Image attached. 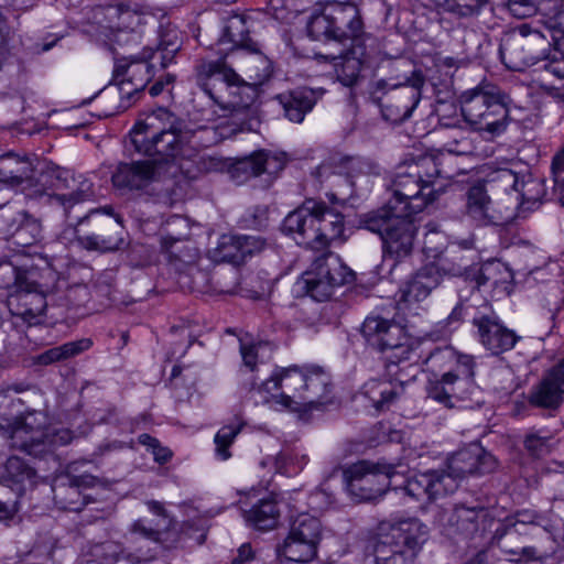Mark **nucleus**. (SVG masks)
Masks as SVG:
<instances>
[{
	"instance_id": "72a5a7b5",
	"label": "nucleus",
	"mask_w": 564,
	"mask_h": 564,
	"mask_svg": "<svg viewBox=\"0 0 564 564\" xmlns=\"http://www.w3.org/2000/svg\"><path fill=\"white\" fill-rule=\"evenodd\" d=\"M531 274L534 280L543 282L539 288L538 301L549 318L553 319L564 306V282L561 279L544 282L545 269L534 270Z\"/></svg>"
},
{
	"instance_id": "a19ab883",
	"label": "nucleus",
	"mask_w": 564,
	"mask_h": 564,
	"mask_svg": "<svg viewBox=\"0 0 564 564\" xmlns=\"http://www.w3.org/2000/svg\"><path fill=\"white\" fill-rule=\"evenodd\" d=\"M249 29L247 26V17L243 14L230 15L224 24L223 35L219 39L220 44L230 43L232 48H248L257 52L248 36Z\"/></svg>"
},
{
	"instance_id": "c9c22d12",
	"label": "nucleus",
	"mask_w": 564,
	"mask_h": 564,
	"mask_svg": "<svg viewBox=\"0 0 564 564\" xmlns=\"http://www.w3.org/2000/svg\"><path fill=\"white\" fill-rule=\"evenodd\" d=\"M130 532L131 534L138 535L154 544V546L149 549L145 553L138 554V563L152 561L155 558L160 549L171 547V545L167 544L169 539L166 538V535L171 533L170 530H161L159 524H156L154 528L144 519L135 520L130 527Z\"/></svg>"
},
{
	"instance_id": "4d7b16f0",
	"label": "nucleus",
	"mask_w": 564,
	"mask_h": 564,
	"mask_svg": "<svg viewBox=\"0 0 564 564\" xmlns=\"http://www.w3.org/2000/svg\"><path fill=\"white\" fill-rule=\"evenodd\" d=\"M90 555L99 564H115L123 557H131L130 554L124 556L122 545L115 541H105L94 544L90 547Z\"/></svg>"
},
{
	"instance_id": "f03ea898",
	"label": "nucleus",
	"mask_w": 564,
	"mask_h": 564,
	"mask_svg": "<svg viewBox=\"0 0 564 564\" xmlns=\"http://www.w3.org/2000/svg\"><path fill=\"white\" fill-rule=\"evenodd\" d=\"M251 70L249 78L252 85L243 82L239 75L224 62H212L203 66L204 77L200 79L203 91L223 109L237 111L248 108L254 99L253 86L261 85L272 75L270 61L256 54L249 61Z\"/></svg>"
},
{
	"instance_id": "13d9d810",
	"label": "nucleus",
	"mask_w": 564,
	"mask_h": 564,
	"mask_svg": "<svg viewBox=\"0 0 564 564\" xmlns=\"http://www.w3.org/2000/svg\"><path fill=\"white\" fill-rule=\"evenodd\" d=\"M28 215L12 204L0 207V235L3 238L12 235L17 228L28 221Z\"/></svg>"
},
{
	"instance_id": "09e8293b",
	"label": "nucleus",
	"mask_w": 564,
	"mask_h": 564,
	"mask_svg": "<svg viewBox=\"0 0 564 564\" xmlns=\"http://www.w3.org/2000/svg\"><path fill=\"white\" fill-rule=\"evenodd\" d=\"M30 282L26 271L15 267L11 262L0 263V290L6 291V296L9 300L17 292L26 288Z\"/></svg>"
},
{
	"instance_id": "e433bc0d",
	"label": "nucleus",
	"mask_w": 564,
	"mask_h": 564,
	"mask_svg": "<svg viewBox=\"0 0 564 564\" xmlns=\"http://www.w3.org/2000/svg\"><path fill=\"white\" fill-rule=\"evenodd\" d=\"M33 178V164L26 156L0 155V182L20 185Z\"/></svg>"
},
{
	"instance_id": "0e129e2a",
	"label": "nucleus",
	"mask_w": 564,
	"mask_h": 564,
	"mask_svg": "<svg viewBox=\"0 0 564 564\" xmlns=\"http://www.w3.org/2000/svg\"><path fill=\"white\" fill-rule=\"evenodd\" d=\"M551 437L531 433L524 440V447L532 456L542 457L551 452Z\"/></svg>"
},
{
	"instance_id": "8fccbe9b",
	"label": "nucleus",
	"mask_w": 564,
	"mask_h": 564,
	"mask_svg": "<svg viewBox=\"0 0 564 564\" xmlns=\"http://www.w3.org/2000/svg\"><path fill=\"white\" fill-rule=\"evenodd\" d=\"M435 9L457 18H470L478 14L487 0H430Z\"/></svg>"
},
{
	"instance_id": "6e6552de",
	"label": "nucleus",
	"mask_w": 564,
	"mask_h": 564,
	"mask_svg": "<svg viewBox=\"0 0 564 564\" xmlns=\"http://www.w3.org/2000/svg\"><path fill=\"white\" fill-rule=\"evenodd\" d=\"M377 531L373 554L378 564H414L429 539L427 527L416 518L383 520Z\"/></svg>"
},
{
	"instance_id": "c03bdc74",
	"label": "nucleus",
	"mask_w": 564,
	"mask_h": 564,
	"mask_svg": "<svg viewBox=\"0 0 564 564\" xmlns=\"http://www.w3.org/2000/svg\"><path fill=\"white\" fill-rule=\"evenodd\" d=\"M240 243L238 235H223L219 237L216 247L209 250L208 256L214 262L239 265L242 263Z\"/></svg>"
},
{
	"instance_id": "f3484780",
	"label": "nucleus",
	"mask_w": 564,
	"mask_h": 564,
	"mask_svg": "<svg viewBox=\"0 0 564 564\" xmlns=\"http://www.w3.org/2000/svg\"><path fill=\"white\" fill-rule=\"evenodd\" d=\"M465 215L476 226H502L516 218L517 206L494 202L485 186L474 185L466 193Z\"/></svg>"
},
{
	"instance_id": "3c124183",
	"label": "nucleus",
	"mask_w": 564,
	"mask_h": 564,
	"mask_svg": "<svg viewBox=\"0 0 564 564\" xmlns=\"http://www.w3.org/2000/svg\"><path fill=\"white\" fill-rule=\"evenodd\" d=\"M245 423L235 417L229 424L224 425L215 435V452L219 459L227 460L231 457L229 447L234 444L237 435L241 432Z\"/></svg>"
},
{
	"instance_id": "ddd939ff",
	"label": "nucleus",
	"mask_w": 564,
	"mask_h": 564,
	"mask_svg": "<svg viewBox=\"0 0 564 564\" xmlns=\"http://www.w3.org/2000/svg\"><path fill=\"white\" fill-rule=\"evenodd\" d=\"M354 281V272L334 252H325L316 258L299 282L302 289L315 301L329 300L335 290Z\"/></svg>"
},
{
	"instance_id": "f257e3e1",
	"label": "nucleus",
	"mask_w": 564,
	"mask_h": 564,
	"mask_svg": "<svg viewBox=\"0 0 564 564\" xmlns=\"http://www.w3.org/2000/svg\"><path fill=\"white\" fill-rule=\"evenodd\" d=\"M330 377L321 367L314 365L275 368L271 377L259 387L267 392V402L280 410L293 412L316 409L329 392Z\"/></svg>"
},
{
	"instance_id": "338daca9",
	"label": "nucleus",
	"mask_w": 564,
	"mask_h": 564,
	"mask_svg": "<svg viewBox=\"0 0 564 564\" xmlns=\"http://www.w3.org/2000/svg\"><path fill=\"white\" fill-rule=\"evenodd\" d=\"M239 239L241 242L242 262H245L247 258L261 252L267 246L265 240L259 236L243 235L239 236Z\"/></svg>"
},
{
	"instance_id": "4c0bfd02",
	"label": "nucleus",
	"mask_w": 564,
	"mask_h": 564,
	"mask_svg": "<svg viewBox=\"0 0 564 564\" xmlns=\"http://www.w3.org/2000/svg\"><path fill=\"white\" fill-rule=\"evenodd\" d=\"M246 522L260 531L272 530L278 525L280 510L274 499H261L243 513Z\"/></svg>"
},
{
	"instance_id": "20e7f679",
	"label": "nucleus",
	"mask_w": 564,
	"mask_h": 564,
	"mask_svg": "<svg viewBox=\"0 0 564 564\" xmlns=\"http://www.w3.org/2000/svg\"><path fill=\"white\" fill-rule=\"evenodd\" d=\"M175 26L162 18L159 26V44L156 51L143 47L139 54L124 58H115L111 83L119 87L121 94L128 96L132 91L143 89L160 69H166L176 58Z\"/></svg>"
},
{
	"instance_id": "49530a36",
	"label": "nucleus",
	"mask_w": 564,
	"mask_h": 564,
	"mask_svg": "<svg viewBox=\"0 0 564 564\" xmlns=\"http://www.w3.org/2000/svg\"><path fill=\"white\" fill-rule=\"evenodd\" d=\"M517 36H523L529 45L523 48L525 55H530V66L544 59V52L550 47L547 39L536 30H532L528 24H522L516 32Z\"/></svg>"
},
{
	"instance_id": "1a4fd4ad",
	"label": "nucleus",
	"mask_w": 564,
	"mask_h": 564,
	"mask_svg": "<svg viewBox=\"0 0 564 564\" xmlns=\"http://www.w3.org/2000/svg\"><path fill=\"white\" fill-rule=\"evenodd\" d=\"M510 102V97L499 87L484 84L460 96V112L475 130L498 135L507 129Z\"/></svg>"
},
{
	"instance_id": "bf43d9fd",
	"label": "nucleus",
	"mask_w": 564,
	"mask_h": 564,
	"mask_svg": "<svg viewBox=\"0 0 564 564\" xmlns=\"http://www.w3.org/2000/svg\"><path fill=\"white\" fill-rule=\"evenodd\" d=\"M426 229L423 241V252L427 258L438 259L446 249V236L435 224H427Z\"/></svg>"
},
{
	"instance_id": "603ef678",
	"label": "nucleus",
	"mask_w": 564,
	"mask_h": 564,
	"mask_svg": "<svg viewBox=\"0 0 564 564\" xmlns=\"http://www.w3.org/2000/svg\"><path fill=\"white\" fill-rule=\"evenodd\" d=\"M290 533L317 545L321 540L322 524L316 517L301 513L293 521Z\"/></svg>"
},
{
	"instance_id": "4be33fe9",
	"label": "nucleus",
	"mask_w": 564,
	"mask_h": 564,
	"mask_svg": "<svg viewBox=\"0 0 564 564\" xmlns=\"http://www.w3.org/2000/svg\"><path fill=\"white\" fill-rule=\"evenodd\" d=\"M417 347L419 360H409L412 365H422L423 371L431 375L430 378L452 373L464 368L475 367V358L471 355L459 354L452 347H437L427 354L424 352L423 344L412 341Z\"/></svg>"
},
{
	"instance_id": "6ab92c4d",
	"label": "nucleus",
	"mask_w": 564,
	"mask_h": 564,
	"mask_svg": "<svg viewBox=\"0 0 564 564\" xmlns=\"http://www.w3.org/2000/svg\"><path fill=\"white\" fill-rule=\"evenodd\" d=\"M425 389L430 399L446 408H454L470 398L475 389V367L429 378Z\"/></svg>"
},
{
	"instance_id": "2f4dec72",
	"label": "nucleus",
	"mask_w": 564,
	"mask_h": 564,
	"mask_svg": "<svg viewBox=\"0 0 564 564\" xmlns=\"http://www.w3.org/2000/svg\"><path fill=\"white\" fill-rule=\"evenodd\" d=\"M545 195L544 180L533 176L528 169H523L512 198L507 202V205H516L517 210H533L542 203Z\"/></svg>"
},
{
	"instance_id": "a878e982",
	"label": "nucleus",
	"mask_w": 564,
	"mask_h": 564,
	"mask_svg": "<svg viewBox=\"0 0 564 564\" xmlns=\"http://www.w3.org/2000/svg\"><path fill=\"white\" fill-rule=\"evenodd\" d=\"M443 274L435 263L422 267L398 290V303L411 306L425 301L442 282Z\"/></svg>"
},
{
	"instance_id": "79ce46f5",
	"label": "nucleus",
	"mask_w": 564,
	"mask_h": 564,
	"mask_svg": "<svg viewBox=\"0 0 564 564\" xmlns=\"http://www.w3.org/2000/svg\"><path fill=\"white\" fill-rule=\"evenodd\" d=\"M362 55V52L358 55L354 48L340 56L330 57L337 78L343 85L352 86L357 82L364 65Z\"/></svg>"
},
{
	"instance_id": "c85d7f7f",
	"label": "nucleus",
	"mask_w": 564,
	"mask_h": 564,
	"mask_svg": "<svg viewBox=\"0 0 564 564\" xmlns=\"http://www.w3.org/2000/svg\"><path fill=\"white\" fill-rule=\"evenodd\" d=\"M25 286L10 296L8 307L12 315L32 326L41 323L47 303L36 283L30 281Z\"/></svg>"
},
{
	"instance_id": "dca6fc26",
	"label": "nucleus",
	"mask_w": 564,
	"mask_h": 564,
	"mask_svg": "<svg viewBox=\"0 0 564 564\" xmlns=\"http://www.w3.org/2000/svg\"><path fill=\"white\" fill-rule=\"evenodd\" d=\"M203 235V226L187 216H178V242H186L178 254V288L185 291H197L207 282V273L197 268L200 257L197 239Z\"/></svg>"
},
{
	"instance_id": "473e14b6",
	"label": "nucleus",
	"mask_w": 564,
	"mask_h": 564,
	"mask_svg": "<svg viewBox=\"0 0 564 564\" xmlns=\"http://www.w3.org/2000/svg\"><path fill=\"white\" fill-rule=\"evenodd\" d=\"M182 512L188 519L182 524L178 532V543L184 547L202 545L206 540L207 522L210 518L208 512H202L199 508L183 503Z\"/></svg>"
},
{
	"instance_id": "58836bf2",
	"label": "nucleus",
	"mask_w": 564,
	"mask_h": 564,
	"mask_svg": "<svg viewBox=\"0 0 564 564\" xmlns=\"http://www.w3.org/2000/svg\"><path fill=\"white\" fill-rule=\"evenodd\" d=\"M93 340L90 338H80L50 348L36 355L33 360L36 365L48 366L58 361L74 358L90 349Z\"/></svg>"
},
{
	"instance_id": "680f3d73",
	"label": "nucleus",
	"mask_w": 564,
	"mask_h": 564,
	"mask_svg": "<svg viewBox=\"0 0 564 564\" xmlns=\"http://www.w3.org/2000/svg\"><path fill=\"white\" fill-rule=\"evenodd\" d=\"M91 187L93 185L89 181L83 180L79 182V187L77 189L72 191L68 194H56L53 196V199L67 209L73 207L75 204L91 198L94 196Z\"/></svg>"
},
{
	"instance_id": "423d86ee",
	"label": "nucleus",
	"mask_w": 564,
	"mask_h": 564,
	"mask_svg": "<svg viewBox=\"0 0 564 564\" xmlns=\"http://www.w3.org/2000/svg\"><path fill=\"white\" fill-rule=\"evenodd\" d=\"M127 150L153 158L162 173L176 161V115L166 107H158L137 120L129 132Z\"/></svg>"
},
{
	"instance_id": "a211bd4d",
	"label": "nucleus",
	"mask_w": 564,
	"mask_h": 564,
	"mask_svg": "<svg viewBox=\"0 0 564 564\" xmlns=\"http://www.w3.org/2000/svg\"><path fill=\"white\" fill-rule=\"evenodd\" d=\"M134 15L129 11L117 8H98L94 11V21L86 29V33L97 44L112 50L115 44H122L128 40L131 30L130 19Z\"/></svg>"
},
{
	"instance_id": "f704fd0d",
	"label": "nucleus",
	"mask_w": 564,
	"mask_h": 564,
	"mask_svg": "<svg viewBox=\"0 0 564 564\" xmlns=\"http://www.w3.org/2000/svg\"><path fill=\"white\" fill-rule=\"evenodd\" d=\"M276 98L284 110L285 117L296 123L302 122L305 115L310 112L316 104L313 90L307 88L282 94Z\"/></svg>"
},
{
	"instance_id": "774afa93",
	"label": "nucleus",
	"mask_w": 564,
	"mask_h": 564,
	"mask_svg": "<svg viewBox=\"0 0 564 564\" xmlns=\"http://www.w3.org/2000/svg\"><path fill=\"white\" fill-rule=\"evenodd\" d=\"M508 10L517 19H525L533 15L538 8L535 0H509Z\"/></svg>"
},
{
	"instance_id": "de8ad7c7",
	"label": "nucleus",
	"mask_w": 564,
	"mask_h": 564,
	"mask_svg": "<svg viewBox=\"0 0 564 564\" xmlns=\"http://www.w3.org/2000/svg\"><path fill=\"white\" fill-rule=\"evenodd\" d=\"M364 393L377 410H383L397 398L398 389L392 382L372 379L365 384Z\"/></svg>"
},
{
	"instance_id": "37998d69",
	"label": "nucleus",
	"mask_w": 564,
	"mask_h": 564,
	"mask_svg": "<svg viewBox=\"0 0 564 564\" xmlns=\"http://www.w3.org/2000/svg\"><path fill=\"white\" fill-rule=\"evenodd\" d=\"M485 513L486 510L481 506L455 505L447 521L459 533L471 534L478 530V519Z\"/></svg>"
},
{
	"instance_id": "aec40b11",
	"label": "nucleus",
	"mask_w": 564,
	"mask_h": 564,
	"mask_svg": "<svg viewBox=\"0 0 564 564\" xmlns=\"http://www.w3.org/2000/svg\"><path fill=\"white\" fill-rule=\"evenodd\" d=\"M475 335L481 346L494 356L513 349L520 337L508 328L491 310L478 312L471 319Z\"/></svg>"
},
{
	"instance_id": "052dcab7",
	"label": "nucleus",
	"mask_w": 564,
	"mask_h": 564,
	"mask_svg": "<svg viewBox=\"0 0 564 564\" xmlns=\"http://www.w3.org/2000/svg\"><path fill=\"white\" fill-rule=\"evenodd\" d=\"M307 456L293 448H285L276 456V468L285 475L297 474L307 463Z\"/></svg>"
},
{
	"instance_id": "7c9ffc66",
	"label": "nucleus",
	"mask_w": 564,
	"mask_h": 564,
	"mask_svg": "<svg viewBox=\"0 0 564 564\" xmlns=\"http://www.w3.org/2000/svg\"><path fill=\"white\" fill-rule=\"evenodd\" d=\"M564 395V375L554 366L530 393V403L545 409H555Z\"/></svg>"
},
{
	"instance_id": "bb28decb",
	"label": "nucleus",
	"mask_w": 564,
	"mask_h": 564,
	"mask_svg": "<svg viewBox=\"0 0 564 564\" xmlns=\"http://www.w3.org/2000/svg\"><path fill=\"white\" fill-rule=\"evenodd\" d=\"M403 489L409 497L427 502L455 491V481L443 470H429L408 478Z\"/></svg>"
},
{
	"instance_id": "9b49d317",
	"label": "nucleus",
	"mask_w": 564,
	"mask_h": 564,
	"mask_svg": "<svg viewBox=\"0 0 564 564\" xmlns=\"http://www.w3.org/2000/svg\"><path fill=\"white\" fill-rule=\"evenodd\" d=\"M364 23L358 8L351 3L328 2L315 8L306 23L307 35L315 41L357 40Z\"/></svg>"
},
{
	"instance_id": "69168bd1",
	"label": "nucleus",
	"mask_w": 564,
	"mask_h": 564,
	"mask_svg": "<svg viewBox=\"0 0 564 564\" xmlns=\"http://www.w3.org/2000/svg\"><path fill=\"white\" fill-rule=\"evenodd\" d=\"M543 69L558 79H564V52L553 48L547 56L544 55Z\"/></svg>"
},
{
	"instance_id": "5fc2aeb1",
	"label": "nucleus",
	"mask_w": 564,
	"mask_h": 564,
	"mask_svg": "<svg viewBox=\"0 0 564 564\" xmlns=\"http://www.w3.org/2000/svg\"><path fill=\"white\" fill-rule=\"evenodd\" d=\"M522 172L523 169L517 170L516 166L497 167L488 174V182L498 183L506 192L511 189V193H507V196L502 199L510 202Z\"/></svg>"
},
{
	"instance_id": "e2e57ef3",
	"label": "nucleus",
	"mask_w": 564,
	"mask_h": 564,
	"mask_svg": "<svg viewBox=\"0 0 564 564\" xmlns=\"http://www.w3.org/2000/svg\"><path fill=\"white\" fill-rule=\"evenodd\" d=\"M39 235V225L29 219L22 226L17 228L12 235H9V237H6L4 239H11L12 242L19 247H29L37 240Z\"/></svg>"
},
{
	"instance_id": "393cba45",
	"label": "nucleus",
	"mask_w": 564,
	"mask_h": 564,
	"mask_svg": "<svg viewBox=\"0 0 564 564\" xmlns=\"http://www.w3.org/2000/svg\"><path fill=\"white\" fill-rule=\"evenodd\" d=\"M202 148L195 145L189 128H178V176L182 175L187 181H194L203 173L218 170L221 166L219 160L199 155L198 150Z\"/></svg>"
},
{
	"instance_id": "0eeeda50",
	"label": "nucleus",
	"mask_w": 564,
	"mask_h": 564,
	"mask_svg": "<svg viewBox=\"0 0 564 564\" xmlns=\"http://www.w3.org/2000/svg\"><path fill=\"white\" fill-rule=\"evenodd\" d=\"M0 431L11 448L39 458H55L57 448L74 437L68 429H50L47 415L41 411H29L7 425L0 423Z\"/></svg>"
},
{
	"instance_id": "f8f14e48",
	"label": "nucleus",
	"mask_w": 564,
	"mask_h": 564,
	"mask_svg": "<svg viewBox=\"0 0 564 564\" xmlns=\"http://www.w3.org/2000/svg\"><path fill=\"white\" fill-rule=\"evenodd\" d=\"M406 466L386 462L360 460L343 471L349 492L361 501L375 500L386 494L389 487L398 488L395 478L403 477Z\"/></svg>"
},
{
	"instance_id": "4468645a",
	"label": "nucleus",
	"mask_w": 564,
	"mask_h": 564,
	"mask_svg": "<svg viewBox=\"0 0 564 564\" xmlns=\"http://www.w3.org/2000/svg\"><path fill=\"white\" fill-rule=\"evenodd\" d=\"M360 334L370 347L379 351L393 350L398 364L419 360V346L408 343L404 327L393 319L369 315L360 326Z\"/></svg>"
},
{
	"instance_id": "2eb2a0df",
	"label": "nucleus",
	"mask_w": 564,
	"mask_h": 564,
	"mask_svg": "<svg viewBox=\"0 0 564 564\" xmlns=\"http://www.w3.org/2000/svg\"><path fill=\"white\" fill-rule=\"evenodd\" d=\"M423 85L424 77L421 72L416 70L402 84L379 80L377 89L383 90L379 102L384 120L398 124L409 119L421 100Z\"/></svg>"
},
{
	"instance_id": "6e6d98bb",
	"label": "nucleus",
	"mask_w": 564,
	"mask_h": 564,
	"mask_svg": "<svg viewBox=\"0 0 564 564\" xmlns=\"http://www.w3.org/2000/svg\"><path fill=\"white\" fill-rule=\"evenodd\" d=\"M6 473L8 478L15 484H35V469L18 456H11L7 459Z\"/></svg>"
},
{
	"instance_id": "864d4df0",
	"label": "nucleus",
	"mask_w": 564,
	"mask_h": 564,
	"mask_svg": "<svg viewBox=\"0 0 564 564\" xmlns=\"http://www.w3.org/2000/svg\"><path fill=\"white\" fill-rule=\"evenodd\" d=\"M532 521H533V517L531 514H529L528 512H518L516 514V521L510 524V528H501V529L499 528L496 530L495 536H494L496 544L501 549V551L505 554L520 555L521 557H525V558H535V555H536L535 547L524 546L520 550H516V549L508 547L502 541L503 536H506L509 533V531L511 530V528H514L517 523H519V522L525 523V522H532Z\"/></svg>"
},
{
	"instance_id": "b1692460",
	"label": "nucleus",
	"mask_w": 564,
	"mask_h": 564,
	"mask_svg": "<svg viewBox=\"0 0 564 564\" xmlns=\"http://www.w3.org/2000/svg\"><path fill=\"white\" fill-rule=\"evenodd\" d=\"M191 116L194 128H189V132L196 147H210L240 131L239 126L230 119L215 124V110L212 108L195 109Z\"/></svg>"
},
{
	"instance_id": "c756f323",
	"label": "nucleus",
	"mask_w": 564,
	"mask_h": 564,
	"mask_svg": "<svg viewBox=\"0 0 564 564\" xmlns=\"http://www.w3.org/2000/svg\"><path fill=\"white\" fill-rule=\"evenodd\" d=\"M105 227L106 231L101 234L77 236L76 240L78 246L87 251H97L100 253L120 250L124 246L122 218L117 215L115 221H108Z\"/></svg>"
},
{
	"instance_id": "a18cd8bd",
	"label": "nucleus",
	"mask_w": 564,
	"mask_h": 564,
	"mask_svg": "<svg viewBox=\"0 0 564 564\" xmlns=\"http://www.w3.org/2000/svg\"><path fill=\"white\" fill-rule=\"evenodd\" d=\"M317 553V545L307 540L294 536L289 532L281 549L280 554L286 560L297 563H306L313 560Z\"/></svg>"
},
{
	"instance_id": "412c9836",
	"label": "nucleus",
	"mask_w": 564,
	"mask_h": 564,
	"mask_svg": "<svg viewBox=\"0 0 564 564\" xmlns=\"http://www.w3.org/2000/svg\"><path fill=\"white\" fill-rule=\"evenodd\" d=\"M288 158L283 152L259 150L239 159L230 169V176L238 184L267 174L275 177L286 165Z\"/></svg>"
},
{
	"instance_id": "39448f33",
	"label": "nucleus",
	"mask_w": 564,
	"mask_h": 564,
	"mask_svg": "<svg viewBox=\"0 0 564 564\" xmlns=\"http://www.w3.org/2000/svg\"><path fill=\"white\" fill-rule=\"evenodd\" d=\"M282 227L299 246L312 250H323L345 240L344 216L322 200L306 199L288 214Z\"/></svg>"
},
{
	"instance_id": "cd10ccee",
	"label": "nucleus",
	"mask_w": 564,
	"mask_h": 564,
	"mask_svg": "<svg viewBox=\"0 0 564 564\" xmlns=\"http://www.w3.org/2000/svg\"><path fill=\"white\" fill-rule=\"evenodd\" d=\"M162 173L150 160L120 163L112 174V184L120 189H143L152 182L160 180Z\"/></svg>"
},
{
	"instance_id": "ea45409f",
	"label": "nucleus",
	"mask_w": 564,
	"mask_h": 564,
	"mask_svg": "<svg viewBox=\"0 0 564 564\" xmlns=\"http://www.w3.org/2000/svg\"><path fill=\"white\" fill-rule=\"evenodd\" d=\"M529 44L523 36H517L516 32L508 35L500 45L502 63L511 70L521 72L530 66V55H525L523 48Z\"/></svg>"
},
{
	"instance_id": "9d476101",
	"label": "nucleus",
	"mask_w": 564,
	"mask_h": 564,
	"mask_svg": "<svg viewBox=\"0 0 564 564\" xmlns=\"http://www.w3.org/2000/svg\"><path fill=\"white\" fill-rule=\"evenodd\" d=\"M412 215L383 207L360 218L365 229L380 235L384 258L393 261V267L405 261L413 252L417 227L411 219Z\"/></svg>"
},
{
	"instance_id": "5701e85b",
	"label": "nucleus",
	"mask_w": 564,
	"mask_h": 564,
	"mask_svg": "<svg viewBox=\"0 0 564 564\" xmlns=\"http://www.w3.org/2000/svg\"><path fill=\"white\" fill-rule=\"evenodd\" d=\"M497 467L496 458L485 452L478 445H471L467 448L456 452L447 463V469L443 470L446 478L455 481V489L458 481L468 475L486 474Z\"/></svg>"
},
{
	"instance_id": "7ed1b4c3",
	"label": "nucleus",
	"mask_w": 564,
	"mask_h": 564,
	"mask_svg": "<svg viewBox=\"0 0 564 564\" xmlns=\"http://www.w3.org/2000/svg\"><path fill=\"white\" fill-rule=\"evenodd\" d=\"M442 173L433 155H419L403 162L392 181L393 198L386 207L397 213H421L440 196L441 189L435 185Z\"/></svg>"
}]
</instances>
